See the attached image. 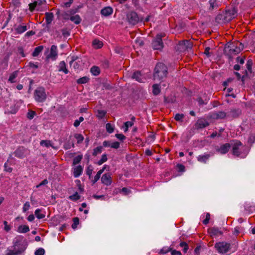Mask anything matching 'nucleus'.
Returning <instances> with one entry per match:
<instances>
[{
    "label": "nucleus",
    "instance_id": "obj_1",
    "mask_svg": "<svg viewBox=\"0 0 255 255\" xmlns=\"http://www.w3.org/2000/svg\"><path fill=\"white\" fill-rule=\"evenodd\" d=\"M22 237H17L14 240L13 250H9L6 255H17L25 251L26 248V244H20Z\"/></svg>",
    "mask_w": 255,
    "mask_h": 255
},
{
    "label": "nucleus",
    "instance_id": "obj_2",
    "mask_svg": "<svg viewBox=\"0 0 255 255\" xmlns=\"http://www.w3.org/2000/svg\"><path fill=\"white\" fill-rule=\"evenodd\" d=\"M237 11L233 8L226 10L223 14H218L216 17V21L219 23L229 22L235 17Z\"/></svg>",
    "mask_w": 255,
    "mask_h": 255
},
{
    "label": "nucleus",
    "instance_id": "obj_3",
    "mask_svg": "<svg viewBox=\"0 0 255 255\" xmlns=\"http://www.w3.org/2000/svg\"><path fill=\"white\" fill-rule=\"evenodd\" d=\"M168 73L167 67L162 63H158L155 68L153 77L155 80H161L166 77Z\"/></svg>",
    "mask_w": 255,
    "mask_h": 255
},
{
    "label": "nucleus",
    "instance_id": "obj_4",
    "mask_svg": "<svg viewBox=\"0 0 255 255\" xmlns=\"http://www.w3.org/2000/svg\"><path fill=\"white\" fill-rule=\"evenodd\" d=\"M244 148L245 146L240 141H234V143L232 144L233 154L237 157H245L247 155V153L244 152Z\"/></svg>",
    "mask_w": 255,
    "mask_h": 255
},
{
    "label": "nucleus",
    "instance_id": "obj_5",
    "mask_svg": "<svg viewBox=\"0 0 255 255\" xmlns=\"http://www.w3.org/2000/svg\"><path fill=\"white\" fill-rule=\"evenodd\" d=\"M33 97L35 100L38 103L44 102L47 98L45 89L42 87L37 88L34 90Z\"/></svg>",
    "mask_w": 255,
    "mask_h": 255
},
{
    "label": "nucleus",
    "instance_id": "obj_6",
    "mask_svg": "<svg viewBox=\"0 0 255 255\" xmlns=\"http://www.w3.org/2000/svg\"><path fill=\"white\" fill-rule=\"evenodd\" d=\"M126 18L128 23L132 25H134L139 22L143 21V17L138 16L137 13L134 11L128 12Z\"/></svg>",
    "mask_w": 255,
    "mask_h": 255
},
{
    "label": "nucleus",
    "instance_id": "obj_7",
    "mask_svg": "<svg viewBox=\"0 0 255 255\" xmlns=\"http://www.w3.org/2000/svg\"><path fill=\"white\" fill-rule=\"evenodd\" d=\"M164 33L157 34L155 37L153 39L151 46L154 50H161L164 47V44L162 38L165 36Z\"/></svg>",
    "mask_w": 255,
    "mask_h": 255
},
{
    "label": "nucleus",
    "instance_id": "obj_8",
    "mask_svg": "<svg viewBox=\"0 0 255 255\" xmlns=\"http://www.w3.org/2000/svg\"><path fill=\"white\" fill-rule=\"evenodd\" d=\"M240 53L234 42L226 46L224 53L227 56L229 59H232L233 55H237Z\"/></svg>",
    "mask_w": 255,
    "mask_h": 255
},
{
    "label": "nucleus",
    "instance_id": "obj_9",
    "mask_svg": "<svg viewBox=\"0 0 255 255\" xmlns=\"http://www.w3.org/2000/svg\"><path fill=\"white\" fill-rule=\"evenodd\" d=\"M192 42L188 40L180 41L176 46V50L180 52L191 50L193 47Z\"/></svg>",
    "mask_w": 255,
    "mask_h": 255
},
{
    "label": "nucleus",
    "instance_id": "obj_10",
    "mask_svg": "<svg viewBox=\"0 0 255 255\" xmlns=\"http://www.w3.org/2000/svg\"><path fill=\"white\" fill-rule=\"evenodd\" d=\"M230 245L225 242H220L215 244V248L222 254L226 253L229 250Z\"/></svg>",
    "mask_w": 255,
    "mask_h": 255
},
{
    "label": "nucleus",
    "instance_id": "obj_11",
    "mask_svg": "<svg viewBox=\"0 0 255 255\" xmlns=\"http://www.w3.org/2000/svg\"><path fill=\"white\" fill-rule=\"evenodd\" d=\"M57 47L56 45H53L51 46L50 53L46 56L47 59H51L52 60H55L57 57Z\"/></svg>",
    "mask_w": 255,
    "mask_h": 255
},
{
    "label": "nucleus",
    "instance_id": "obj_12",
    "mask_svg": "<svg viewBox=\"0 0 255 255\" xmlns=\"http://www.w3.org/2000/svg\"><path fill=\"white\" fill-rule=\"evenodd\" d=\"M227 117V113L223 111L212 113L210 117L214 120L224 119Z\"/></svg>",
    "mask_w": 255,
    "mask_h": 255
},
{
    "label": "nucleus",
    "instance_id": "obj_13",
    "mask_svg": "<svg viewBox=\"0 0 255 255\" xmlns=\"http://www.w3.org/2000/svg\"><path fill=\"white\" fill-rule=\"evenodd\" d=\"M231 147V144L229 143L222 144L221 146L216 149L217 152L221 154H224L227 153Z\"/></svg>",
    "mask_w": 255,
    "mask_h": 255
},
{
    "label": "nucleus",
    "instance_id": "obj_14",
    "mask_svg": "<svg viewBox=\"0 0 255 255\" xmlns=\"http://www.w3.org/2000/svg\"><path fill=\"white\" fill-rule=\"evenodd\" d=\"M209 125V123L205 119L201 118L199 119L195 124L197 128H203Z\"/></svg>",
    "mask_w": 255,
    "mask_h": 255
},
{
    "label": "nucleus",
    "instance_id": "obj_15",
    "mask_svg": "<svg viewBox=\"0 0 255 255\" xmlns=\"http://www.w3.org/2000/svg\"><path fill=\"white\" fill-rule=\"evenodd\" d=\"M101 181L104 184L109 186L112 183V177L110 174H104L101 178Z\"/></svg>",
    "mask_w": 255,
    "mask_h": 255
},
{
    "label": "nucleus",
    "instance_id": "obj_16",
    "mask_svg": "<svg viewBox=\"0 0 255 255\" xmlns=\"http://www.w3.org/2000/svg\"><path fill=\"white\" fill-rule=\"evenodd\" d=\"M208 232L211 236H217L223 234L222 232L217 227H212L208 230Z\"/></svg>",
    "mask_w": 255,
    "mask_h": 255
},
{
    "label": "nucleus",
    "instance_id": "obj_17",
    "mask_svg": "<svg viewBox=\"0 0 255 255\" xmlns=\"http://www.w3.org/2000/svg\"><path fill=\"white\" fill-rule=\"evenodd\" d=\"M25 149L23 147L18 148L14 152L15 156L21 158L25 156Z\"/></svg>",
    "mask_w": 255,
    "mask_h": 255
},
{
    "label": "nucleus",
    "instance_id": "obj_18",
    "mask_svg": "<svg viewBox=\"0 0 255 255\" xmlns=\"http://www.w3.org/2000/svg\"><path fill=\"white\" fill-rule=\"evenodd\" d=\"M132 78L135 79L139 82H143L145 79L144 77L141 75V73L139 71H136L133 73L132 75Z\"/></svg>",
    "mask_w": 255,
    "mask_h": 255
},
{
    "label": "nucleus",
    "instance_id": "obj_19",
    "mask_svg": "<svg viewBox=\"0 0 255 255\" xmlns=\"http://www.w3.org/2000/svg\"><path fill=\"white\" fill-rule=\"evenodd\" d=\"M113 12V9L110 6L105 7L101 10V14L105 16H108L111 15Z\"/></svg>",
    "mask_w": 255,
    "mask_h": 255
},
{
    "label": "nucleus",
    "instance_id": "obj_20",
    "mask_svg": "<svg viewBox=\"0 0 255 255\" xmlns=\"http://www.w3.org/2000/svg\"><path fill=\"white\" fill-rule=\"evenodd\" d=\"M106 168V166L105 165L102 169H100L97 173V174L95 176L93 179L92 180V182L93 184H95L100 178L101 175L103 173L104 170Z\"/></svg>",
    "mask_w": 255,
    "mask_h": 255
},
{
    "label": "nucleus",
    "instance_id": "obj_21",
    "mask_svg": "<svg viewBox=\"0 0 255 255\" xmlns=\"http://www.w3.org/2000/svg\"><path fill=\"white\" fill-rule=\"evenodd\" d=\"M78 59V57L77 56H73L71 57V60L69 62L70 66L73 65V68L75 69L79 68V64L77 62H75Z\"/></svg>",
    "mask_w": 255,
    "mask_h": 255
},
{
    "label": "nucleus",
    "instance_id": "obj_22",
    "mask_svg": "<svg viewBox=\"0 0 255 255\" xmlns=\"http://www.w3.org/2000/svg\"><path fill=\"white\" fill-rule=\"evenodd\" d=\"M58 71H62L65 74H67L68 73V70L66 68V63L64 61H61L58 65Z\"/></svg>",
    "mask_w": 255,
    "mask_h": 255
},
{
    "label": "nucleus",
    "instance_id": "obj_23",
    "mask_svg": "<svg viewBox=\"0 0 255 255\" xmlns=\"http://www.w3.org/2000/svg\"><path fill=\"white\" fill-rule=\"evenodd\" d=\"M210 157V155L209 154L200 155L197 157V160L200 162L206 163Z\"/></svg>",
    "mask_w": 255,
    "mask_h": 255
},
{
    "label": "nucleus",
    "instance_id": "obj_24",
    "mask_svg": "<svg viewBox=\"0 0 255 255\" xmlns=\"http://www.w3.org/2000/svg\"><path fill=\"white\" fill-rule=\"evenodd\" d=\"M209 3L210 4L209 10L210 11H213L215 9H217L218 7V4L216 2V0H209Z\"/></svg>",
    "mask_w": 255,
    "mask_h": 255
},
{
    "label": "nucleus",
    "instance_id": "obj_25",
    "mask_svg": "<svg viewBox=\"0 0 255 255\" xmlns=\"http://www.w3.org/2000/svg\"><path fill=\"white\" fill-rule=\"evenodd\" d=\"M83 168L81 165L76 166L74 169V176L76 178L79 177L82 173Z\"/></svg>",
    "mask_w": 255,
    "mask_h": 255
},
{
    "label": "nucleus",
    "instance_id": "obj_26",
    "mask_svg": "<svg viewBox=\"0 0 255 255\" xmlns=\"http://www.w3.org/2000/svg\"><path fill=\"white\" fill-rule=\"evenodd\" d=\"M17 231L19 233H26L29 231V228L27 225H20L18 227Z\"/></svg>",
    "mask_w": 255,
    "mask_h": 255
},
{
    "label": "nucleus",
    "instance_id": "obj_27",
    "mask_svg": "<svg viewBox=\"0 0 255 255\" xmlns=\"http://www.w3.org/2000/svg\"><path fill=\"white\" fill-rule=\"evenodd\" d=\"M45 14L46 24H50L53 20L54 17L53 13L51 12H46Z\"/></svg>",
    "mask_w": 255,
    "mask_h": 255
},
{
    "label": "nucleus",
    "instance_id": "obj_28",
    "mask_svg": "<svg viewBox=\"0 0 255 255\" xmlns=\"http://www.w3.org/2000/svg\"><path fill=\"white\" fill-rule=\"evenodd\" d=\"M27 27L26 25H19L16 28H15V30L18 34H21L26 31Z\"/></svg>",
    "mask_w": 255,
    "mask_h": 255
},
{
    "label": "nucleus",
    "instance_id": "obj_29",
    "mask_svg": "<svg viewBox=\"0 0 255 255\" xmlns=\"http://www.w3.org/2000/svg\"><path fill=\"white\" fill-rule=\"evenodd\" d=\"M241 114V111L239 109H233L230 112V115L233 118H237Z\"/></svg>",
    "mask_w": 255,
    "mask_h": 255
},
{
    "label": "nucleus",
    "instance_id": "obj_30",
    "mask_svg": "<svg viewBox=\"0 0 255 255\" xmlns=\"http://www.w3.org/2000/svg\"><path fill=\"white\" fill-rule=\"evenodd\" d=\"M43 49V46H39L38 47H36L35 48L33 52L32 53V55L33 57H36L38 56L39 53L42 51Z\"/></svg>",
    "mask_w": 255,
    "mask_h": 255
},
{
    "label": "nucleus",
    "instance_id": "obj_31",
    "mask_svg": "<svg viewBox=\"0 0 255 255\" xmlns=\"http://www.w3.org/2000/svg\"><path fill=\"white\" fill-rule=\"evenodd\" d=\"M69 19L76 24H79L81 21L80 16L78 14L70 16Z\"/></svg>",
    "mask_w": 255,
    "mask_h": 255
},
{
    "label": "nucleus",
    "instance_id": "obj_32",
    "mask_svg": "<svg viewBox=\"0 0 255 255\" xmlns=\"http://www.w3.org/2000/svg\"><path fill=\"white\" fill-rule=\"evenodd\" d=\"M93 46L95 48H100L103 46V43L102 41L98 39H95L92 42Z\"/></svg>",
    "mask_w": 255,
    "mask_h": 255
},
{
    "label": "nucleus",
    "instance_id": "obj_33",
    "mask_svg": "<svg viewBox=\"0 0 255 255\" xmlns=\"http://www.w3.org/2000/svg\"><path fill=\"white\" fill-rule=\"evenodd\" d=\"M152 93L154 95H157L160 93V89L159 88V85L158 84H154L152 86Z\"/></svg>",
    "mask_w": 255,
    "mask_h": 255
},
{
    "label": "nucleus",
    "instance_id": "obj_34",
    "mask_svg": "<svg viewBox=\"0 0 255 255\" xmlns=\"http://www.w3.org/2000/svg\"><path fill=\"white\" fill-rule=\"evenodd\" d=\"M41 210L39 209H37L35 211V215L38 219H41L45 217V214L41 213Z\"/></svg>",
    "mask_w": 255,
    "mask_h": 255
},
{
    "label": "nucleus",
    "instance_id": "obj_35",
    "mask_svg": "<svg viewBox=\"0 0 255 255\" xmlns=\"http://www.w3.org/2000/svg\"><path fill=\"white\" fill-rule=\"evenodd\" d=\"M89 80V78L87 76H84L82 78L78 79L77 80V83L78 84H85L87 83Z\"/></svg>",
    "mask_w": 255,
    "mask_h": 255
},
{
    "label": "nucleus",
    "instance_id": "obj_36",
    "mask_svg": "<svg viewBox=\"0 0 255 255\" xmlns=\"http://www.w3.org/2000/svg\"><path fill=\"white\" fill-rule=\"evenodd\" d=\"M91 72L95 76H97L100 74V70L98 67L94 66L91 68Z\"/></svg>",
    "mask_w": 255,
    "mask_h": 255
},
{
    "label": "nucleus",
    "instance_id": "obj_37",
    "mask_svg": "<svg viewBox=\"0 0 255 255\" xmlns=\"http://www.w3.org/2000/svg\"><path fill=\"white\" fill-rule=\"evenodd\" d=\"M17 75L18 71H14L12 74H10L8 79V81L10 82V83H14L15 82L14 81V79L17 76Z\"/></svg>",
    "mask_w": 255,
    "mask_h": 255
},
{
    "label": "nucleus",
    "instance_id": "obj_38",
    "mask_svg": "<svg viewBox=\"0 0 255 255\" xmlns=\"http://www.w3.org/2000/svg\"><path fill=\"white\" fill-rule=\"evenodd\" d=\"M74 136L77 139L78 144L82 143L84 140V136L81 134L75 133Z\"/></svg>",
    "mask_w": 255,
    "mask_h": 255
},
{
    "label": "nucleus",
    "instance_id": "obj_39",
    "mask_svg": "<svg viewBox=\"0 0 255 255\" xmlns=\"http://www.w3.org/2000/svg\"><path fill=\"white\" fill-rule=\"evenodd\" d=\"M40 145H44L46 147H49V146H51L53 148L54 147L52 146L51 141L48 140H42L40 141Z\"/></svg>",
    "mask_w": 255,
    "mask_h": 255
},
{
    "label": "nucleus",
    "instance_id": "obj_40",
    "mask_svg": "<svg viewBox=\"0 0 255 255\" xmlns=\"http://www.w3.org/2000/svg\"><path fill=\"white\" fill-rule=\"evenodd\" d=\"M106 130L108 132L111 133L114 132V128L110 123H107L106 125Z\"/></svg>",
    "mask_w": 255,
    "mask_h": 255
},
{
    "label": "nucleus",
    "instance_id": "obj_41",
    "mask_svg": "<svg viewBox=\"0 0 255 255\" xmlns=\"http://www.w3.org/2000/svg\"><path fill=\"white\" fill-rule=\"evenodd\" d=\"M39 63L36 62V63H33L32 62H29L28 63L27 66L29 67L30 68L33 69H36L39 67Z\"/></svg>",
    "mask_w": 255,
    "mask_h": 255
},
{
    "label": "nucleus",
    "instance_id": "obj_42",
    "mask_svg": "<svg viewBox=\"0 0 255 255\" xmlns=\"http://www.w3.org/2000/svg\"><path fill=\"white\" fill-rule=\"evenodd\" d=\"M82 155H79L78 156H77L76 157H75L74 159H73V165H76L77 164H78L81 160V159H82Z\"/></svg>",
    "mask_w": 255,
    "mask_h": 255
},
{
    "label": "nucleus",
    "instance_id": "obj_43",
    "mask_svg": "<svg viewBox=\"0 0 255 255\" xmlns=\"http://www.w3.org/2000/svg\"><path fill=\"white\" fill-rule=\"evenodd\" d=\"M239 52H241L244 48V45L239 41L234 42Z\"/></svg>",
    "mask_w": 255,
    "mask_h": 255
},
{
    "label": "nucleus",
    "instance_id": "obj_44",
    "mask_svg": "<svg viewBox=\"0 0 255 255\" xmlns=\"http://www.w3.org/2000/svg\"><path fill=\"white\" fill-rule=\"evenodd\" d=\"M73 223L72 225V228L73 229H75L79 223V219L78 217H75L73 219Z\"/></svg>",
    "mask_w": 255,
    "mask_h": 255
},
{
    "label": "nucleus",
    "instance_id": "obj_45",
    "mask_svg": "<svg viewBox=\"0 0 255 255\" xmlns=\"http://www.w3.org/2000/svg\"><path fill=\"white\" fill-rule=\"evenodd\" d=\"M180 246L182 248H183V252L186 253L188 250V245L185 242H182L180 243Z\"/></svg>",
    "mask_w": 255,
    "mask_h": 255
},
{
    "label": "nucleus",
    "instance_id": "obj_46",
    "mask_svg": "<svg viewBox=\"0 0 255 255\" xmlns=\"http://www.w3.org/2000/svg\"><path fill=\"white\" fill-rule=\"evenodd\" d=\"M244 230V229L243 227L241 226H237L235 228L234 233V234L238 235L239 233L242 232Z\"/></svg>",
    "mask_w": 255,
    "mask_h": 255
},
{
    "label": "nucleus",
    "instance_id": "obj_47",
    "mask_svg": "<svg viewBox=\"0 0 255 255\" xmlns=\"http://www.w3.org/2000/svg\"><path fill=\"white\" fill-rule=\"evenodd\" d=\"M80 198L77 192L75 193L73 195H71L69 197V198L73 201H76L79 199Z\"/></svg>",
    "mask_w": 255,
    "mask_h": 255
},
{
    "label": "nucleus",
    "instance_id": "obj_48",
    "mask_svg": "<svg viewBox=\"0 0 255 255\" xmlns=\"http://www.w3.org/2000/svg\"><path fill=\"white\" fill-rule=\"evenodd\" d=\"M102 150V146H98L95 148L94 149L93 152V155L96 156L98 153H101Z\"/></svg>",
    "mask_w": 255,
    "mask_h": 255
},
{
    "label": "nucleus",
    "instance_id": "obj_49",
    "mask_svg": "<svg viewBox=\"0 0 255 255\" xmlns=\"http://www.w3.org/2000/svg\"><path fill=\"white\" fill-rule=\"evenodd\" d=\"M107 155L106 154H103L101 159L98 161V164L99 165L102 164L104 162L107 161Z\"/></svg>",
    "mask_w": 255,
    "mask_h": 255
},
{
    "label": "nucleus",
    "instance_id": "obj_50",
    "mask_svg": "<svg viewBox=\"0 0 255 255\" xmlns=\"http://www.w3.org/2000/svg\"><path fill=\"white\" fill-rule=\"evenodd\" d=\"M93 171V167L90 165L88 166L86 169V174L89 176V178L90 179L91 177L92 173Z\"/></svg>",
    "mask_w": 255,
    "mask_h": 255
},
{
    "label": "nucleus",
    "instance_id": "obj_51",
    "mask_svg": "<svg viewBox=\"0 0 255 255\" xmlns=\"http://www.w3.org/2000/svg\"><path fill=\"white\" fill-rule=\"evenodd\" d=\"M125 130L124 131L125 132L127 131L128 130V128L129 127H131L133 125V123L131 121L127 122L125 123Z\"/></svg>",
    "mask_w": 255,
    "mask_h": 255
},
{
    "label": "nucleus",
    "instance_id": "obj_52",
    "mask_svg": "<svg viewBox=\"0 0 255 255\" xmlns=\"http://www.w3.org/2000/svg\"><path fill=\"white\" fill-rule=\"evenodd\" d=\"M61 31L62 32L63 36L64 37H68L70 35V32L68 30L67 28L62 29L61 30Z\"/></svg>",
    "mask_w": 255,
    "mask_h": 255
},
{
    "label": "nucleus",
    "instance_id": "obj_53",
    "mask_svg": "<svg viewBox=\"0 0 255 255\" xmlns=\"http://www.w3.org/2000/svg\"><path fill=\"white\" fill-rule=\"evenodd\" d=\"M184 117V115L183 114H176L175 116V119L177 121H182Z\"/></svg>",
    "mask_w": 255,
    "mask_h": 255
},
{
    "label": "nucleus",
    "instance_id": "obj_54",
    "mask_svg": "<svg viewBox=\"0 0 255 255\" xmlns=\"http://www.w3.org/2000/svg\"><path fill=\"white\" fill-rule=\"evenodd\" d=\"M37 4V1H34V2L33 3H30L29 4V9L30 10V11H33L35 7L36 6Z\"/></svg>",
    "mask_w": 255,
    "mask_h": 255
},
{
    "label": "nucleus",
    "instance_id": "obj_55",
    "mask_svg": "<svg viewBox=\"0 0 255 255\" xmlns=\"http://www.w3.org/2000/svg\"><path fill=\"white\" fill-rule=\"evenodd\" d=\"M45 251L43 248H39L35 252V255H44Z\"/></svg>",
    "mask_w": 255,
    "mask_h": 255
},
{
    "label": "nucleus",
    "instance_id": "obj_56",
    "mask_svg": "<svg viewBox=\"0 0 255 255\" xmlns=\"http://www.w3.org/2000/svg\"><path fill=\"white\" fill-rule=\"evenodd\" d=\"M253 62L252 60H249L246 64V66L248 70L251 72Z\"/></svg>",
    "mask_w": 255,
    "mask_h": 255
},
{
    "label": "nucleus",
    "instance_id": "obj_57",
    "mask_svg": "<svg viewBox=\"0 0 255 255\" xmlns=\"http://www.w3.org/2000/svg\"><path fill=\"white\" fill-rule=\"evenodd\" d=\"M35 115V112L34 111H30L27 114V117L28 119L31 120Z\"/></svg>",
    "mask_w": 255,
    "mask_h": 255
},
{
    "label": "nucleus",
    "instance_id": "obj_58",
    "mask_svg": "<svg viewBox=\"0 0 255 255\" xmlns=\"http://www.w3.org/2000/svg\"><path fill=\"white\" fill-rule=\"evenodd\" d=\"M121 192L123 193V194L124 195H127L129 193H130L131 192V191L129 189L127 188L126 187H124L122 189Z\"/></svg>",
    "mask_w": 255,
    "mask_h": 255
},
{
    "label": "nucleus",
    "instance_id": "obj_59",
    "mask_svg": "<svg viewBox=\"0 0 255 255\" xmlns=\"http://www.w3.org/2000/svg\"><path fill=\"white\" fill-rule=\"evenodd\" d=\"M3 224L4 225V230L6 232H9L11 229V227L8 225L7 222L4 221L3 222Z\"/></svg>",
    "mask_w": 255,
    "mask_h": 255
},
{
    "label": "nucleus",
    "instance_id": "obj_60",
    "mask_svg": "<svg viewBox=\"0 0 255 255\" xmlns=\"http://www.w3.org/2000/svg\"><path fill=\"white\" fill-rule=\"evenodd\" d=\"M116 137L121 141L126 139V136L122 133H117L115 135Z\"/></svg>",
    "mask_w": 255,
    "mask_h": 255
},
{
    "label": "nucleus",
    "instance_id": "obj_61",
    "mask_svg": "<svg viewBox=\"0 0 255 255\" xmlns=\"http://www.w3.org/2000/svg\"><path fill=\"white\" fill-rule=\"evenodd\" d=\"M210 219V214L208 213L206 214L205 219L203 221V224L205 225L208 224L209 222Z\"/></svg>",
    "mask_w": 255,
    "mask_h": 255
},
{
    "label": "nucleus",
    "instance_id": "obj_62",
    "mask_svg": "<svg viewBox=\"0 0 255 255\" xmlns=\"http://www.w3.org/2000/svg\"><path fill=\"white\" fill-rule=\"evenodd\" d=\"M30 207V205L29 202H26L23 205L22 208V210L23 212H25L26 211H27Z\"/></svg>",
    "mask_w": 255,
    "mask_h": 255
},
{
    "label": "nucleus",
    "instance_id": "obj_63",
    "mask_svg": "<svg viewBox=\"0 0 255 255\" xmlns=\"http://www.w3.org/2000/svg\"><path fill=\"white\" fill-rule=\"evenodd\" d=\"M170 251V249L168 247L163 248L160 251V254H164L168 253Z\"/></svg>",
    "mask_w": 255,
    "mask_h": 255
},
{
    "label": "nucleus",
    "instance_id": "obj_64",
    "mask_svg": "<svg viewBox=\"0 0 255 255\" xmlns=\"http://www.w3.org/2000/svg\"><path fill=\"white\" fill-rule=\"evenodd\" d=\"M61 16H62L63 18L65 20H67L70 19L69 15L70 14H68L67 12H63L61 14Z\"/></svg>",
    "mask_w": 255,
    "mask_h": 255
}]
</instances>
